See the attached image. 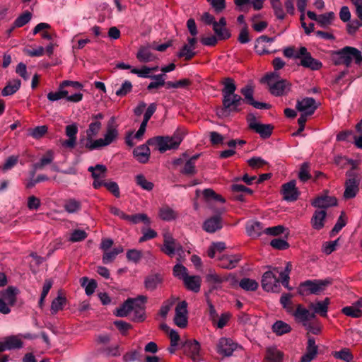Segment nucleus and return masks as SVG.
Segmentation results:
<instances>
[{
    "label": "nucleus",
    "mask_w": 362,
    "mask_h": 362,
    "mask_svg": "<svg viewBox=\"0 0 362 362\" xmlns=\"http://www.w3.org/2000/svg\"><path fill=\"white\" fill-rule=\"evenodd\" d=\"M117 127L115 117H112L107 122L103 138L94 140L93 138L98 134L101 129L102 124L100 121H92L86 132L87 140L86 147L89 150H95L109 146L118 137Z\"/></svg>",
    "instance_id": "nucleus-1"
},
{
    "label": "nucleus",
    "mask_w": 362,
    "mask_h": 362,
    "mask_svg": "<svg viewBox=\"0 0 362 362\" xmlns=\"http://www.w3.org/2000/svg\"><path fill=\"white\" fill-rule=\"evenodd\" d=\"M291 269L292 264L291 262H287L284 269L277 267H272L269 271L264 272L262 276V288L268 292H276L279 288L280 283H281L285 288L291 290L289 274Z\"/></svg>",
    "instance_id": "nucleus-2"
},
{
    "label": "nucleus",
    "mask_w": 362,
    "mask_h": 362,
    "mask_svg": "<svg viewBox=\"0 0 362 362\" xmlns=\"http://www.w3.org/2000/svg\"><path fill=\"white\" fill-rule=\"evenodd\" d=\"M182 139V134L175 132L172 136H158L149 139L147 141V144L149 146L156 147L160 152L163 153L168 150L177 148Z\"/></svg>",
    "instance_id": "nucleus-3"
},
{
    "label": "nucleus",
    "mask_w": 362,
    "mask_h": 362,
    "mask_svg": "<svg viewBox=\"0 0 362 362\" xmlns=\"http://www.w3.org/2000/svg\"><path fill=\"white\" fill-rule=\"evenodd\" d=\"M263 80L267 83L271 94L274 96L286 95L291 90V83L286 79H281L279 74L276 72L267 74Z\"/></svg>",
    "instance_id": "nucleus-4"
},
{
    "label": "nucleus",
    "mask_w": 362,
    "mask_h": 362,
    "mask_svg": "<svg viewBox=\"0 0 362 362\" xmlns=\"http://www.w3.org/2000/svg\"><path fill=\"white\" fill-rule=\"evenodd\" d=\"M332 281L331 279L306 280L301 282L298 288V293L301 296L319 295L322 293Z\"/></svg>",
    "instance_id": "nucleus-5"
},
{
    "label": "nucleus",
    "mask_w": 362,
    "mask_h": 362,
    "mask_svg": "<svg viewBox=\"0 0 362 362\" xmlns=\"http://www.w3.org/2000/svg\"><path fill=\"white\" fill-rule=\"evenodd\" d=\"M338 58L335 60V64H344L349 67L352 62L356 64H362V54L360 50L352 47H345L336 53Z\"/></svg>",
    "instance_id": "nucleus-6"
},
{
    "label": "nucleus",
    "mask_w": 362,
    "mask_h": 362,
    "mask_svg": "<svg viewBox=\"0 0 362 362\" xmlns=\"http://www.w3.org/2000/svg\"><path fill=\"white\" fill-rule=\"evenodd\" d=\"M244 103L243 98L238 94L231 95L228 97H223L222 103L223 108L219 110L217 114L219 117L226 115L227 111L239 112L240 106Z\"/></svg>",
    "instance_id": "nucleus-7"
},
{
    "label": "nucleus",
    "mask_w": 362,
    "mask_h": 362,
    "mask_svg": "<svg viewBox=\"0 0 362 362\" xmlns=\"http://www.w3.org/2000/svg\"><path fill=\"white\" fill-rule=\"evenodd\" d=\"M299 57L300 59L299 65L310 69L313 71H317L321 69L322 66V62L319 60L314 59L311 54L308 51L305 47H300L299 48Z\"/></svg>",
    "instance_id": "nucleus-8"
},
{
    "label": "nucleus",
    "mask_w": 362,
    "mask_h": 362,
    "mask_svg": "<svg viewBox=\"0 0 362 362\" xmlns=\"http://www.w3.org/2000/svg\"><path fill=\"white\" fill-rule=\"evenodd\" d=\"M161 250L169 257H173L175 252H182V247L173 238L170 233H165L163 234V245L161 247Z\"/></svg>",
    "instance_id": "nucleus-9"
},
{
    "label": "nucleus",
    "mask_w": 362,
    "mask_h": 362,
    "mask_svg": "<svg viewBox=\"0 0 362 362\" xmlns=\"http://www.w3.org/2000/svg\"><path fill=\"white\" fill-rule=\"evenodd\" d=\"M182 348L184 354L190 358L192 362H200L202 360L200 345L197 341H186Z\"/></svg>",
    "instance_id": "nucleus-10"
},
{
    "label": "nucleus",
    "mask_w": 362,
    "mask_h": 362,
    "mask_svg": "<svg viewBox=\"0 0 362 362\" xmlns=\"http://www.w3.org/2000/svg\"><path fill=\"white\" fill-rule=\"evenodd\" d=\"M23 345V343L20 335L6 337L0 341V353L6 350L21 349Z\"/></svg>",
    "instance_id": "nucleus-11"
},
{
    "label": "nucleus",
    "mask_w": 362,
    "mask_h": 362,
    "mask_svg": "<svg viewBox=\"0 0 362 362\" xmlns=\"http://www.w3.org/2000/svg\"><path fill=\"white\" fill-rule=\"evenodd\" d=\"M241 94L244 96V102L245 101L250 105H252L254 107L257 109H269L270 107V105L264 103L255 101L253 95L254 90L251 86H245L240 90Z\"/></svg>",
    "instance_id": "nucleus-12"
},
{
    "label": "nucleus",
    "mask_w": 362,
    "mask_h": 362,
    "mask_svg": "<svg viewBox=\"0 0 362 362\" xmlns=\"http://www.w3.org/2000/svg\"><path fill=\"white\" fill-rule=\"evenodd\" d=\"M295 320L302 324L303 326L306 325L312 319L315 317L314 313H311L307 308L303 307L301 304L296 305V308L291 314Z\"/></svg>",
    "instance_id": "nucleus-13"
},
{
    "label": "nucleus",
    "mask_w": 362,
    "mask_h": 362,
    "mask_svg": "<svg viewBox=\"0 0 362 362\" xmlns=\"http://www.w3.org/2000/svg\"><path fill=\"white\" fill-rule=\"evenodd\" d=\"M187 303L186 301H182L177 304L175 308V315L174 322L175 325L181 328H184L187 325Z\"/></svg>",
    "instance_id": "nucleus-14"
},
{
    "label": "nucleus",
    "mask_w": 362,
    "mask_h": 362,
    "mask_svg": "<svg viewBox=\"0 0 362 362\" xmlns=\"http://www.w3.org/2000/svg\"><path fill=\"white\" fill-rule=\"evenodd\" d=\"M146 298L144 296H140L134 298V307L132 311L134 312L132 320L135 322H142L144 320V309Z\"/></svg>",
    "instance_id": "nucleus-15"
},
{
    "label": "nucleus",
    "mask_w": 362,
    "mask_h": 362,
    "mask_svg": "<svg viewBox=\"0 0 362 362\" xmlns=\"http://www.w3.org/2000/svg\"><path fill=\"white\" fill-rule=\"evenodd\" d=\"M238 347V344L233 342L230 338H221L217 344V351L225 356H230Z\"/></svg>",
    "instance_id": "nucleus-16"
},
{
    "label": "nucleus",
    "mask_w": 362,
    "mask_h": 362,
    "mask_svg": "<svg viewBox=\"0 0 362 362\" xmlns=\"http://www.w3.org/2000/svg\"><path fill=\"white\" fill-rule=\"evenodd\" d=\"M296 107L301 113L312 115L317 108V105L314 98L307 97L301 100H298Z\"/></svg>",
    "instance_id": "nucleus-17"
},
{
    "label": "nucleus",
    "mask_w": 362,
    "mask_h": 362,
    "mask_svg": "<svg viewBox=\"0 0 362 362\" xmlns=\"http://www.w3.org/2000/svg\"><path fill=\"white\" fill-rule=\"evenodd\" d=\"M197 39L195 37H188L187 44H185L180 52L177 53V57L184 58L185 60H190L196 55L195 45Z\"/></svg>",
    "instance_id": "nucleus-18"
},
{
    "label": "nucleus",
    "mask_w": 362,
    "mask_h": 362,
    "mask_svg": "<svg viewBox=\"0 0 362 362\" xmlns=\"http://www.w3.org/2000/svg\"><path fill=\"white\" fill-rule=\"evenodd\" d=\"M282 194L284 199L288 202L296 201L299 195L298 191L296 187V181L291 180L282 185Z\"/></svg>",
    "instance_id": "nucleus-19"
},
{
    "label": "nucleus",
    "mask_w": 362,
    "mask_h": 362,
    "mask_svg": "<svg viewBox=\"0 0 362 362\" xmlns=\"http://www.w3.org/2000/svg\"><path fill=\"white\" fill-rule=\"evenodd\" d=\"M213 30L220 40H226L230 37V33L226 28V20L221 17L218 22H214Z\"/></svg>",
    "instance_id": "nucleus-20"
},
{
    "label": "nucleus",
    "mask_w": 362,
    "mask_h": 362,
    "mask_svg": "<svg viewBox=\"0 0 362 362\" xmlns=\"http://www.w3.org/2000/svg\"><path fill=\"white\" fill-rule=\"evenodd\" d=\"M223 226L222 219L220 215H216L206 219L203 224V228L207 233H214L220 230Z\"/></svg>",
    "instance_id": "nucleus-21"
},
{
    "label": "nucleus",
    "mask_w": 362,
    "mask_h": 362,
    "mask_svg": "<svg viewBox=\"0 0 362 362\" xmlns=\"http://www.w3.org/2000/svg\"><path fill=\"white\" fill-rule=\"evenodd\" d=\"M358 192V182L355 177L348 179L345 182V191L344 197L346 199L356 197Z\"/></svg>",
    "instance_id": "nucleus-22"
},
{
    "label": "nucleus",
    "mask_w": 362,
    "mask_h": 362,
    "mask_svg": "<svg viewBox=\"0 0 362 362\" xmlns=\"http://www.w3.org/2000/svg\"><path fill=\"white\" fill-rule=\"evenodd\" d=\"M337 204V200L334 197L321 196L312 202V205L317 208H328Z\"/></svg>",
    "instance_id": "nucleus-23"
},
{
    "label": "nucleus",
    "mask_w": 362,
    "mask_h": 362,
    "mask_svg": "<svg viewBox=\"0 0 362 362\" xmlns=\"http://www.w3.org/2000/svg\"><path fill=\"white\" fill-rule=\"evenodd\" d=\"M265 228L259 221H251L247 223L246 231L249 236L257 238L262 233H264Z\"/></svg>",
    "instance_id": "nucleus-24"
},
{
    "label": "nucleus",
    "mask_w": 362,
    "mask_h": 362,
    "mask_svg": "<svg viewBox=\"0 0 362 362\" xmlns=\"http://www.w3.org/2000/svg\"><path fill=\"white\" fill-rule=\"evenodd\" d=\"M317 353V346L313 337H309L306 353L302 356L300 362H310Z\"/></svg>",
    "instance_id": "nucleus-25"
},
{
    "label": "nucleus",
    "mask_w": 362,
    "mask_h": 362,
    "mask_svg": "<svg viewBox=\"0 0 362 362\" xmlns=\"http://www.w3.org/2000/svg\"><path fill=\"white\" fill-rule=\"evenodd\" d=\"M330 303L329 298H325L323 300L317 301L310 305V308L313 310L314 314H319L322 317H326L328 311V306Z\"/></svg>",
    "instance_id": "nucleus-26"
},
{
    "label": "nucleus",
    "mask_w": 362,
    "mask_h": 362,
    "mask_svg": "<svg viewBox=\"0 0 362 362\" xmlns=\"http://www.w3.org/2000/svg\"><path fill=\"white\" fill-rule=\"evenodd\" d=\"M327 213L325 210L315 211L310 221L312 227L315 230H320L325 226Z\"/></svg>",
    "instance_id": "nucleus-27"
},
{
    "label": "nucleus",
    "mask_w": 362,
    "mask_h": 362,
    "mask_svg": "<svg viewBox=\"0 0 362 362\" xmlns=\"http://www.w3.org/2000/svg\"><path fill=\"white\" fill-rule=\"evenodd\" d=\"M134 156L136 158V160L141 163H146L150 156V149L147 145L143 144L134 150Z\"/></svg>",
    "instance_id": "nucleus-28"
},
{
    "label": "nucleus",
    "mask_w": 362,
    "mask_h": 362,
    "mask_svg": "<svg viewBox=\"0 0 362 362\" xmlns=\"http://www.w3.org/2000/svg\"><path fill=\"white\" fill-rule=\"evenodd\" d=\"M186 288L193 292L197 293L200 291L201 278L199 276H187L183 280Z\"/></svg>",
    "instance_id": "nucleus-29"
},
{
    "label": "nucleus",
    "mask_w": 362,
    "mask_h": 362,
    "mask_svg": "<svg viewBox=\"0 0 362 362\" xmlns=\"http://www.w3.org/2000/svg\"><path fill=\"white\" fill-rule=\"evenodd\" d=\"M283 356V353L276 347H269L266 351L264 362H282Z\"/></svg>",
    "instance_id": "nucleus-30"
},
{
    "label": "nucleus",
    "mask_w": 362,
    "mask_h": 362,
    "mask_svg": "<svg viewBox=\"0 0 362 362\" xmlns=\"http://www.w3.org/2000/svg\"><path fill=\"white\" fill-rule=\"evenodd\" d=\"M239 258L234 255H222L218 258V265L221 268L231 269L236 267Z\"/></svg>",
    "instance_id": "nucleus-31"
},
{
    "label": "nucleus",
    "mask_w": 362,
    "mask_h": 362,
    "mask_svg": "<svg viewBox=\"0 0 362 362\" xmlns=\"http://www.w3.org/2000/svg\"><path fill=\"white\" fill-rule=\"evenodd\" d=\"M134 301V298H128L119 308L116 309L115 315L120 317H127L132 312Z\"/></svg>",
    "instance_id": "nucleus-32"
},
{
    "label": "nucleus",
    "mask_w": 362,
    "mask_h": 362,
    "mask_svg": "<svg viewBox=\"0 0 362 362\" xmlns=\"http://www.w3.org/2000/svg\"><path fill=\"white\" fill-rule=\"evenodd\" d=\"M137 59L142 63H147L155 60L156 57L148 47H141L136 54Z\"/></svg>",
    "instance_id": "nucleus-33"
},
{
    "label": "nucleus",
    "mask_w": 362,
    "mask_h": 362,
    "mask_svg": "<svg viewBox=\"0 0 362 362\" xmlns=\"http://www.w3.org/2000/svg\"><path fill=\"white\" fill-rule=\"evenodd\" d=\"M18 290L13 287H8L5 291L1 292L0 298L6 301L11 306L14 305L16 301V295Z\"/></svg>",
    "instance_id": "nucleus-34"
},
{
    "label": "nucleus",
    "mask_w": 362,
    "mask_h": 362,
    "mask_svg": "<svg viewBox=\"0 0 362 362\" xmlns=\"http://www.w3.org/2000/svg\"><path fill=\"white\" fill-rule=\"evenodd\" d=\"M163 281L162 276L158 274L148 276L145 279V287L150 291L155 290Z\"/></svg>",
    "instance_id": "nucleus-35"
},
{
    "label": "nucleus",
    "mask_w": 362,
    "mask_h": 362,
    "mask_svg": "<svg viewBox=\"0 0 362 362\" xmlns=\"http://www.w3.org/2000/svg\"><path fill=\"white\" fill-rule=\"evenodd\" d=\"M66 298L61 294H58L57 297L53 299L50 306V312L52 315L57 314L59 311L63 310L64 306L66 304Z\"/></svg>",
    "instance_id": "nucleus-36"
},
{
    "label": "nucleus",
    "mask_w": 362,
    "mask_h": 362,
    "mask_svg": "<svg viewBox=\"0 0 362 362\" xmlns=\"http://www.w3.org/2000/svg\"><path fill=\"white\" fill-rule=\"evenodd\" d=\"M64 209L69 214L78 213L81 209V202L74 198L66 199L64 202Z\"/></svg>",
    "instance_id": "nucleus-37"
},
{
    "label": "nucleus",
    "mask_w": 362,
    "mask_h": 362,
    "mask_svg": "<svg viewBox=\"0 0 362 362\" xmlns=\"http://www.w3.org/2000/svg\"><path fill=\"white\" fill-rule=\"evenodd\" d=\"M165 74H160L157 75H153L151 76V79L153 80V81L151 82L148 86L147 89L148 90L158 88L161 86H165L167 88V81H165Z\"/></svg>",
    "instance_id": "nucleus-38"
},
{
    "label": "nucleus",
    "mask_w": 362,
    "mask_h": 362,
    "mask_svg": "<svg viewBox=\"0 0 362 362\" xmlns=\"http://www.w3.org/2000/svg\"><path fill=\"white\" fill-rule=\"evenodd\" d=\"M159 217L166 221L175 220L177 217V213L168 206H163L159 209Z\"/></svg>",
    "instance_id": "nucleus-39"
},
{
    "label": "nucleus",
    "mask_w": 362,
    "mask_h": 362,
    "mask_svg": "<svg viewBox=\"0 0 362 362\" xmlns=\"http://www.w3.org/2000/svg\"><path fill=\"white\" fill-rule=\"evenodd\" d=\"M21 84V83L19 79H14L9 81L2 90L1 95L3 96H8L14 94L20 88Z\"/></svg>",
    "instance_id": "nucleus-40"
},
{
    "label": "nucleus",
    "mask_w": 362,
    "mask_h": 362,
    "mask_svg": "<svg viewBox=\"0 0 362 362\" xmlns=\"http://www.w3.org/2000/svg\"><path fill=\"white\" fill-rule=\"evenodd\" d=\"M123 251L124 249L122 246H118L113 248L112 250H108L104 252L102 258L103 262L105 264L112 262L116 257L119 254L123 252Z\"/></svg>",
    "instance_id": "nucleus-41"
},
{
    "label": "nucleus",
    "mask_w": 362,
    "mask_h": 362,
    "mask_svg": "<svg viewBox=\"0 0 362 362\" xmlns=\"http://www.w3.org/2000/svg\"><path fill=\"white\" fill-rule=\"evenodd\" d=\"M272 331L279 336L288 333L291 331V326L281 320L275 322L272 325Z\"/></svg>",
    "instance_id": "nucleus-42"
},
{
    "label": "nucleus",
    "mask_w": 362,
    "mask_h": 362,
    "mask_svg": "<svg viewBox=\"0 0 362 362\" xmlns=\"http://www.w3.org/2000/svg\"><path fill=\"white\" fill-rule=\"evenodd\" d=\"M255 131L259 134V136L263 139L269 138L272 133L274 127L272 124H265L259 123L257 126H255Z\"/></svg>",
    "instance_id": "nucleus-43"
},
{
    "label": "nucleus",
    "mask_w": 362,
    "mask_h": 362,
    "mask_svg": "<svg viewBox=\"0 0 362 362\" xmlns=\"http://www.w3.org/2000/svg\"><path fill=\"white\" fill-rule=\"evenodd\" d=\"M127 221L132 224L143 223L146 226H150L151 223V219L146 214H136L134 215H129Z\"/></svg>",
    "instance_id": "nucleus-44"
},
{
    "label": "nucleus",
    "mask_w": 362,
    "mask_h": 362,
    "mask_svg": "<svg viewBox=\"0 0 362 362\" xmlns=\"http://www.w3.org/2000/svg\"><path fill=\"white\" fill-rule=\"evenodd\" d=\"M69 90H66L63 88L61 83L59 86L58 91L56 92H49L47 94V99L51 102L57 101L62 98H65V96L69 93Z\"/></svg>",
    "instance_id": "nucleus-45"
},
{
    "label": "nucleus",
    "mask_w": 362,
    "mask_h": 362,
    "mask_svg": "<svg viewBox=\"0 0 362 362\" xmlns=\"http://www.w3.org/2000/svg\"><path fill=\"white\" fill-rule=\"evenodd\" d=\"M54 160L53 151L49 150L47 151L45 156H43L39 162L34 164V168L35 170L42 169L45 165L50 164Z\"/></svg>",
    "instance_id": "nucleus-46"
},
{
    "label": "nucleus",
    "mask_w": 362,
    "mask_h": 362,
    "mask_svg": "<svg viewBox=\"0 0 362 362\" xmlns=\"http://www.w3.org/2000/svg\"><path fill=\"white\" fill-rule=\"evenodd\" d=\"M88 171L91 173L93 178H103L105 177L107 168L102 164H97L95 166H90Z\"/></svg>",
    "instance_id": "nucleus-47"
},
{
    "label": "nucleus",
    "mask_w": 362,
    "mask_h": 362,
    "mask_svg": "<svg viewBox=\"0 0 362 362\" xmlns=\"http://www.w3.org/2000/svg\"><path fill=\"white\" fill-rule=\"evenodd\" d=\"M236 86L234 81L230 78H227L223 82V88L222 89L223 97H228L231 95H235Z\"/></svg>",
    "instance_id": "nucleus-48"
},
{
    "label": "nucleus",
    "mask_w": 362,
    "mask_h": 362,
    "mask_svg": "<svg viewBox=\"0 0 362 362\" xmlns=\"http://www.w3.org/2000/svg\"><path fill=\"white\" fill-rule=\"evenodd\" d=\"M239 286L247 291H255L257 289L259 284L258 283L250 278H243L240 280Z\"/></svg>",
    "instance_id": "nucleus-49"
},
{
    "label": "nucleus",
    "mask_w": 362,
    "mask_h": 362,
    "mask_svg": "<svg viewBox=\"0 0 362 362\" xmlns=\"http://www.w3.org/2000/svg\"><path fill=\"white\" fill-rule=\"evenodd\" d=\"M292 295L289 293H284L281 296L280 303L282 307L286 310L288 313L292 314L295 310L293 305L291 301Z\"/></svg>",
    "instance_id": "nucleus-50"
},
{
    "label": "nucleus",
    "mask_w": 362,
    "mask_h": 362,
    "mask_svg": "<svg viewBox=\"0 0 362 362\" xmlns=\"http://www.w3.org/2000/svg\"><path fill=\"white\" fill-rule=\"evenodd\" d=\"M81 284L83 287L85 288L86 293L88 296L92 295L97 287V283L95 280L91 279L88 281L87 277H83L81 279Z\"/></svg>",
    "instance_id": "nucleus-51"
},
{
    "label": "nucleus",
    "mask_w": 362,
    "mask_h": 362,
    "mask_svg": "<svg viewBox=\"0 0 362 362\" xmlns=\"http://www.w3.org/2000/svg\"><path fill=\"white\" fill-rule=\"evenodd\" d=\"M333 356L334 358L344 361L345 362H352L354 359L353 354L349 349L346 348L342 349L339 351L334 352Z\"/></svg>",
    "instance_id": "nucleus-52"
},
{
    "label": "nucleus",
    "mask_w": 362,
    "mask_h": 362,
    "mask_svg": "<svg viewBox=\"0 0 362 362\" xmlns=\"http://www.w3.org/2000/svg\"><path fill=\"white\" fill-rule=\"evenodd\" d=\"M270 2L276 17L279 20H284L286 14L280 0H270Z\"/></svg>",
    "instance_id": "nucleus-53"
},
{
    "label": "nucleus",
    "mask_w": 362,
    "mask_h": 362,
    "mask_svg": "<svg viewBox=\"0 0 362 362\" xmlns=\"http://www.w3.org/2000/svg\"><path fill=\"white\" fill-rule=\"evenodd\" d=\"M334 18L333 12H328L318 16L317 23L322 28H326L329 25Z\"/></svg>",
    "instance_id": "nucleus-54"
},
{
    "label": "nucleus",
    "mask_w": 362,
    "mask_h": 362,
    "mask_svg": "<svg viewBox=\"0 0 362 362\" xmlns=\"http://www.w3.org/2000/svg\"><path fill=\"white\" fill-rule=\"evenodd\" d=\"M135 181L137 185L141 187L143 189L151 191L153 188V183L147 180L144 175L139 174L135 177Z\"/></svg>",
    "instance_id": "nucleus-55"
},
{
    "label": "nucleus",
    "mask_w": 362,
    "mask_h": 362,
    "mask_svg": "<svg viewBox=\"0 0 362 362\" xmlns=\"http://www.w3.org/2000/svg\"><path fill=\"white\" fill-rule=\"evenodd\" d=\"M341 313L353 318H360L362 317V310L353 306H346L341 309Z\"/></svg>",
    "instance_id": "nucleus-56"
},
{
    "label": "nucleus",
    "mask_w": 362,
    "mask_h": 362,
    "mask_svg": "<svg viewBox=\"0 0 362 362\" xmlns=\"http://www.w3.org/2000/svg\"><path fill=\"white\" fill-rule=\"evenodd\" d=\"M47 127L45 125L37 126L28 129V135L35 139H41L47 132Z\"/></svg>",
    "instance_id": "nucleus-57"
},
{
    "label": "nucleus",
    "mask_w": 362,
    "mask_h": 362,
    "mask_svg": "<svg viewBox=\"0 0 362 362\" xmlns=\"http://www.w3.org/2000/svg\"><path fill=\"white\" fill-rule=\"evenodd\" d=\"M203 196L206 202L217 201L221 203L225 202V199L219 194H217L211 189H206L202 192Z\"/></svg>",
    "instance_id": "nucleus-58"
},
{
    "label": "nucleus",
    "mask_w": 362,
    "mask_h": 362,
    "mask_svg": "<svg viewBox=\"0 0 362 362\" xmlns=\"http://www.w3.org/2000/svg\"><path fill=\"white\" fill-rule=\"evenodd\" d=\"M310 164L308 162L302 163L298 173V178L300 181L305 182L310 179Z\"/></svg>",
    "instance_id": "nucleus-59"
},
{
    "label": "nucleus",
    "mask_w": 362,
    "mask_h": 362,
    "mask_svg": "<svg viewBox=\"0 0 362 362\" xmlns=\"http://www.w3.org/2000/svg\"><path fill=\"white\" fill-rule=\"evenodd\" d=\"M191 81L188 78H182L177 81H167V88H185L190 86Z\"/></svg>",
    "instance_id": "nucleus-60"
},
{
    "label": "nucleus",
    "mask_w": 362,
    "mask_h": 362,
    "mask_svg": "<svg viewBox=\"0 0 362 362\" xmlns=\"http://www.w3.org/2000/svg\"><path fill=\"white\" fill-rule=\"evenodd\" d=\"M88 234L85 230L76 229L71 233L69 240L72 243L80 242L85 240Z\"/></svg>",
    "instance_id": "nucleus-61"
},
{
    "label": "nucleus",
    "mask_w": 362,
    "mask_h": 362,
    "mask_svg": "<svg viewBox=\"0 0 362 362\" xmlns=\"http://www.w3.org/2000/svg\"><path fill=\"white\" fill-rule=\"evenodd\" d=\"M32 15L27 11L19 16L14 21L13 25L16 28H21L27 24L31 19Z\"/></svg>",
    "instance_id": "nucleus-62"
},
{
    "label": "nucleus",
    "mask_w": 362,
    "mask_h": 362,
    "mask_svg": "<svg viewBox=\"0 0 362 362\" xmlns=\"http://www.w3.org/2000/svg\"><path fill=\"white\" fill-rule=\"evenodd\" d=\"M173 275L182 281L188 276L187 269L180 264H177L173 267Z\"/></svg>",
    "instance_id": "nucleus-63"
},
{
    "label": "nucleus",
    "mask_w": 362,
    "mask_h": 362,
    "mask_svg": "<svg viewBox=\"0 0 362 362\" xmlns=\"http://www.w3.org/2000/svg\"><path fill=\"white\" fill-rule=\"evenodd\" d=\"M103 352L108 356H119L121 355L120 346L119 344H112L103 348Z\"/></svg>",
    "instance_id": "nucleus-64"
}]
</instances>
